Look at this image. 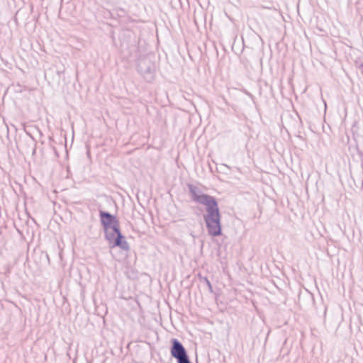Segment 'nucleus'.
Wrapping results in <instances>:
<instances>
[{"label":"nucleus","instance_id":"f257e3e1","mask_svg":"<svg viewBox=\"0 0 363 363\" xmlns=\"http://www.w3.org/2000/svg\"><path fill=\"white\" fill-rule=\"evenodd\" d=\"M189 189L192 199L206 208V213L203 216V218L208 234L213 237L220 235V215L217 201L214 197L202 194L196 186L191 184L189 185Z\"/></svg>","mask_w":363,"mask_h":363},{"label":"nucleus","instance_id":"f03ea898","mask_svg":"<svg viewBox=\"0 0 363 363\" xmlns=\"http://www.w3.org/2000/svg\"><path fill=\"white\" fill-rule=\"evenodd\" d=\"M106 238L110 243H113V246L120 247L121 249L128 250L129 249L128 243L125 240H122L123 236L120 232L119 227L118 230L113 229L105 230Z\"/></svg>","mask_w":363,"mask_h":363},{"label":"nucleus","instance_id":"7ed1b4c3","mask_svg":"<svg viewBox=\"0 0 363 363\" xmlns=\"http://www.w3.org/2000/svg\"><path fill=\"white\" fill-rule=\"evenodd\" d=\"M101 223L104 228V230L113 229L115 231L118 230V221L116 218L111 213L101 211L99 213Z\"/></svg>","mask_w":363,"mask_h":363},{"label":"nucleus","instance_id":"20e7f679","mask_svg":"<svg viewBox=\"0 0 363 363\" xmlns=\"http://www.w3.org/2000/svg\"><path fill=\"white\" fill-rule=\"evenodd\" d=\"M171 354L173 357L177 359V362L189 357L185 348L177 339L172 340Z\"/></svg>","mask_w":363,"mask_h":363},{"label":"nucleus","instance_id":"39448f33","mask_svg":"<svg viewBox=\"0 0 363 363\" xmlns=\"http://www.w3.org/2000/svg\"><path fill=\"white\" fill-rule=\"evenodd\" d=\"M178 362V363H191V362H190V360H189V357H187V358H186V359H184L181 360V361H179V362Z\"/></svg>","mask_w":363,"mask_h":363},{"label":"nucleus","instance_id":"423d86ee","mask_svg":"<svg viewBox=\"0 0 363 363\" xmlns=\"http://www.w3.org/2000/svg\"><path fill=\"white\" fill-rule=\"evenodd\" d=\"M206 281L207 286H208V288L211 290V288H212V287H211V285L210 281H209L207 279H206Z\"/></svg>","mask_w":363,"mask_h":363}]
</instances>
